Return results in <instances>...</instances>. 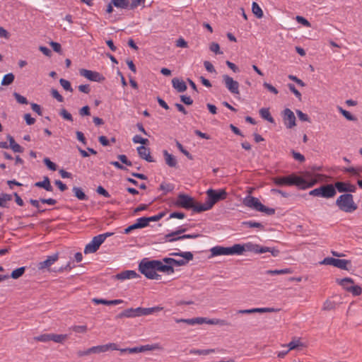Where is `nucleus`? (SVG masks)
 <instances>
[{"label": "nucleus", "instance_id": "1", "mask_svg": "<svg viewBox=\"0 0 362 362\" xmlns=\"http://www.w3.org/2000/svg\"><path fill=\"white\" fill-rule=\"evenodd\" d=\"M272 182L278 187L295 185L300 189H306L313 187L317 183V180H306L294 173L288 176H277L272 178Z\"/></svg>", "mask_w": 362, "mask_h": 362}, {"label": "nucleus", "instance_id": "2", "mask_svg": "<svg viewBox=\"0 0 362 362\" xmlns=\"http://www.w3.org/2000/svg\"><path fill=\"white\" fill-rule=\"evenodd\" d=\"M207 199L204 204H202V206L199 207L198 211H208L219 201L224 200L227 198L228 193L225 189L216 190L209 189L206 192Z\"/></svg>", "mask_w": 362, "mask_h": 362}, {"label": "nucleus", "instance_id": "3", "mask_svg": "<svg viewBox=\"0 0 362 362\" xmlns=\"http://www.w3.org/2000/svg\"><path fill=\"white\" fill-rule=\"evenodd\" d=\"M338 208L346 213H352L358 209L357 204L354 201V196L350 193L341 194L336 200Z\"/></svg>", "mask_w": 362, "mask_h": 362}, {"label": "nucleus", "instance_id": "4", "mask_svg": "<svg viewBox=\"0 0 362 362\" xmlns=\"http://www.w3.org/2000/svg\"><path fill=\"white\" fill-rule=\"evenodd\" d=\"M156 260L144 259L139 264V270L148 279L159 280L161 276L156 273Z\"/></svg>", "mask_w": 362, "mask_h": 362}, {"label": "nucleus", "instance_id": "5", "mask_svg": "<svg viewBox=\"0 0 362 362\" xmlns=\"http://www.w3.org/2000/svg\"><path fill=\"white\" fill-rule=\"evenodd\" d=\"M175 205L185 209H192L197 213L202 212V211H198L197 209L199 207L202 206V204L196 202L194 198L185 194H178L177 199L175 202Z\"/></svg>", "mask_w": 362, "mask_h": 362}, {"label": "nucleus", "instance_id": "6", "mask_svg": "<svg viewBox=\"0 0 362 362\" xmlns=\"http://www.w3.org/2000/svg\"><path fill=\"white\" fill-rule=\"evenodd\" d=\"M309 194L315 197H321L326 199L332 198L336 195V189L333 185L327 184L315 188L309 192Z\"/></svg>", "mask_w": 362, "mask_h": 362}, {"label": "nucleus", "instance_id": "7", "mask_svg": "<svg viewBox=\"0 0 362 362\" xmlns=\"http://www.w3.org/2000/svg\"><path fill=\"white\" fill-rule=\"evenodd\" d=\"M187 231L186 228H180L178 230L170 233L165 235L164 240L165 241H169V242H173V241H177L182 239H194L198 237H200L201 235L198 233L194 234H185L180 235L181 234L185 233Z\"/></svg>", "mask_w": 362, "mask_h": 362}, {"label": "nucleus", "instance_id": "8", "mask_svg": "<svg viewBox=\"0 0 362 362\" xmlns=\"http://www.w3.org/2000/svg\"><path fill=\"white\" fill-rule=\"evenodd\" d=\"M240 247H237V245L235 244L232 247H222V246H216L211 249V252L212 256H219V255H238V252H239Z\"/></svg>", "mask_w": 362, "mask_h": 362}, {"label": "nucleus", "instance_id": "9", "mask_svg": "<svg viewBox=\"0 0 362 362\" xmlns=\"http://www.w3.org/2000/svg\"><path fill=\"white\" fill-rule=\"evenodd\" d=\"M320 264L324 265H332L337 268L344 269V270H349L347 267L348 264H351V260L343 259H335L333 257H325L320 262Z\"/></svg>", "mask_w": 362, "mask_h": 362}, {"label": "nucleus", "instance_id": "10", "mask_svg": "<svg viewBox=\"0 0 362 362\" xmlns=\"http://www.w3.org/2000/svg\"><path fill=\"white\" fill-rule=\"evenodd\" d=\"M237 247H240V251L238 252V255H242L245 251L254 252L255 253H264L268 250L267 248H262V246H260L257 244H254L252 243H247L243 245L236 244Z\"/></svg>", "mask_w": 362, "mask_h": 362}, {"label": "nucleus", "instance_id": "11", "mask_svg": "<svg viewBox=\"0 0 362 362\" xmlns=\"http://www.w3.org/2000/svg\"><path fill=\"white\" fill-rule=\"evenodd\" d=\"M281 117L287 129H292L296 125L294 113L289 108H286L281 112Z\"/></svg>", "mask_w": 362, "mask_h": 362}, {"label": "nucleus", "instance_id": "12", "mask_svg": "<svg viewBox=\"0 0 362 362\" xmlns=\"http://www.w3.org/2000/svg\"><path fill=\"white\" fill-rule=\"evenodd\" d=\"M79 74L81 76L91 81L102 82L105 80V77L97 71L88 70L86 69H81L79 70Z\"/></svg>", "mask_w": 362, "mask_h": 362}, {"label": "nucleus", "instance_id": "13", "mask_svg": "<svg viewBox=\"0 0 362 362\" xmlns=\"http://www.w3.org/2000/svg\"><path fill=\"white\" fill-rule=\"evenodd\" d=\"M223 81L228 90L233 94H239V83L228 75L223 76Z\"/></svg>", "mask_w": 362, "mask_h": 362}, {"label": "nucleus", "instance_id": "14", "mask_svg": "<svg viewBox=\"0 0 362 362\" xmlns=\"http://www.w3.org/2000/svg\"><path fill=\"white\" fill-rule=\"evenodd\" d=\"M173 256L182 257L184 259H176L175 266H184L190 260H192L194 255L191 252H178L170 254Z\"/></svg>", "mask_w": 362, "mask_h": 362}, {"label": "nucleus", "instance_id": "15", "mask_svg": "<svg viewBox=\"0 0 362 362\" xmlns=\"http://www.w3.org/2000/svg\"><path fill=\"white\" fill-rule=\"evenodd\" d=\"M243 204L245 206L253 209L257 211H259V209L262 204L259 199L252 196H247L245 198H244Z\"/></svg>", "mask_w": 362, "mask_h": 362}, {"label": "nucleus", "instance_id": "16", "mask_svg": "<svg viewBox=\"0 0 362 362\" xmlns=\"http://www.w3.org/2000/svg\"><path fill=\"white\" fill-rule=\"evenodd\" d=\"M137 277H140V275L133 270H125L113 276L114 279L121 281Z\"/></svg>", "mask_w": 362, "mask_h": 362}, {"label": "nucleus", "instance_id": "17", "mask_svg": "<svg viewBox=\"0 0 362 362\" xmlns=\"http://www.w3.org/2000/svg\"><path fill=\"white\" fill-rule=\"evenodd\" d=\"M59 259V253H54L52 255L48 256L47 258L42 262H40L38 265L37 268L39 269H48L51 265H52L55 262H57Z\"/></svg>", "mask_w": 362, "mask_h": 362}, {"label": "nucleus", "instance_id": "18", "mask_svg": "<svg viewBox=\"0 0 362 362\" xmlns=\"http://www.w3.org/2000/svg\"><path fill=\"white\" fill-rule=\"evenodd\" d=\"M139 157L148 162H154L153 158L150 155V148L144 146H140L136 148Z\"/></svg>", "mask_w": 362, "mask_h": 362}, {"label": "nucleus", "instance_id": "19", "mask_svg": "<svg viewBox=\"0 0 362 362\" xmlns=\"http://www.w3.org/2000/svg\"><path fill=\"white\" fill-rule=\"evenodd\" d=\"M156 272H163L167 274H171L175 272L173 267L163 264V262L160 260H156Z\"/></svg>", "mask_w": 362, "mask_h": 362}, {"label": "nucleus", "instance_id": "20", "mask_svg": "<svg viewBox=\"0 0 362 362\" xmlns=\"http://www.w3.org/2000/svg\"><path fill=\"white\" fill-rule=\"evenodd\" d=\"M146 227V223L144 220V218L143 217H141L138 219H136V223H134V224L128 226L127 228H126L124 229V233L125 234H128L131 231L135 230V229H138V228H145Z\"/></svg>", "mask_w": 362, "mask_h": 362}, {"label": "nucleus", "instance_id": "21", "mask_svg": "<svg viewBox=\"0 0 362 362\" xmlns=\"http://www.w3.org/2000/svg\"><path fill=\"white\" fill-rule=\"evenodd\" d=\"M165 163L170 168H177V161L176 158L168 153L167 150L163 151Z\"/></svg>", "mask_w": 362, "mask_h": 362}, {"label": "nucleus", "instance_id": "22", "mask_svg": "<svg viewBox=\"0 0 362 362\" xmlns=\"http://www.w3.org/2000/svg\"><path fill=\"white\" fill-rule=\"evenodd\" d=\"M172 85L173 87L179 93L185 92L187 88L185 82L183 80L179 79L178 78H173Z\"/></svg>", "mask_w": 362, "mask_h": 362}, {"label": "nucleus", "instance_id": "23", "mask_svg": "<svg viewBox=\"0 0 362 362\" xmlns=\"http://www.w3.org/2000/svg\"><path fill=\"white\" fill-rule=\"evenodd\" d=\"M35 186L43 188L47 192L53 191V187L51 185L49 178L47 176H45L42 181L35 182Z\"/></svg>", "mask_w": 362, "mask_h": 362}, {"label": "nucleus", "instance_id": "24", "mask_svg": "<svg viewBox=\"0 0 362 362\" xmlns=\"http://www.w3.org/2000/svg\"><path fill=\"white\" fill-rule=\"evenodd\" d=\"M175 321L177 323H186L189 325H194L196 324L202 325L204 323V320L203 317H194L192 319H175Z\"/></svg>", "mask_w": 362, "mask_h": 362}, {"label": "nucleus", "instance_id": "25", "mask_svg": "<svg viewBox=\"0 0 362 362\" xmlns=\"http://www.w3.org/2000/svg\"><path fill=\"white\" fill-rule=\"evenodd\" d=\"M350 182H341L337 181L333 185L336 192L338 191L340 193L346 194L348 193V188Z\"/></svg>", "mask_w": 362, "mask_h": 362}, {"label": "nucleus", "instance_id": "26", "mask_svg": "<svg viewBox=\"0 0 362 362\" xmlns=\"http://www.w3.org/2000/svg\"><path fill=\"white\" fill-rule=\"evenodd\" d=\"M203 319L204 320V323H206L209 325H218L220 326H230V323L225 320L216 319V318L207 319L206 317H203Z\"/></svg>", "mask_w": 362, "mask_h": 362}, {"label": "nucleus", "instance_id": "27", "mask_svg": "<svg viewBox=\"0 0 362 362\" xmlns=\"http://www.w3.org/2000/svg\"><path fill=\"white\" fill-rule=\"evenodd\" d=\"M123 317H136L135 308H131L126 309L116 315V319H121Z\"/></svg>", "mask_w": 362, "mask_h": 362}, {"label": "nucleus", "instance_id": "28", "mask_svg": "<svg viewBox=\"0 0 362 362\" xmlns=\"http://www.w3.org/2000/svg\"><path fill=\"white\" fill-rule=\"evenodd\" d=\"M74 196L81 201L88 199V197L85 194L83 189L79 187L74 186L72 189Z\"/></svg>", "mask_w": 362, "mask_h": 362}, {"label": "nucleus", "instance_id": "29", "mask_svg": "<svg viewBox=\"0 0 362 362\" xmlns=\"http://www.w3.org/2000/svg\"><path fill=\"white\" fill-rule=\"evenodd\" d=\"M99 249L98 245L96 244L95 241L92 239V240L86 245L84 248V253H94Z\"/></svg>", "mask_w": 362, "mask_h": 362}, {"label": "nucleus", "instance_id": "30", "mask_svg": "<svg viewBox=\"0 0 362 362\" xmlns=\"http://www.w3.org/2000/svg\"><path fill=\"white\" fill-rule=\"evenodd\" d=\"M260 116L265 120L270 123H274V119L272 117L269 110L268 108H262L259 110Z\"/></svg>", "mask_w": 362, "mask_h": 362}, {"label": "nucleus", "instance_id": "31", "mask_svg": "<svg viewBox=\"0 0 362 362\" xmlns=\"http://www.w3.org/2000/svg\"><path fill=\"white\" fill-rule=\"evenodd\" d=\"M337 283L341 285L347 291L349 290V284H354V281L349 277H346L342 279H337Z\"/></svg>", "mask_w": 362, "mask_h": 362}, {"label": "nucleus", "instance_id": "32", "mask_svg": "<svg viewBox=\"0 0 362 362\" xmlns=\"http://www.w3.org/2000/svg\"><path fill=\"white\" fill-rule=\"evenodd\" d=\"M15 76L13 73H8L4 76L1 84V86H7L12 84L14 81Z\"/></svg>", "mask_w": 362, "mask_h": 362}, {"label": "nucleus", "instance_id": "33", "mask_svg": "<svg viewBox=\"0 0 362 362\" xmlns=\"http://www.w3.org/2000/svg\"><path fill=\"white\" fill-rule=\"evenodd\" d=\"M25 272V267H21L17 268L11 272L10 276L8 275V278L11 277L13 279H18V278H20L21 276H22L24 274Z\"/></svg>", "mask_w": 362, "mask_h": 362}, {"label": "nucleus", "instance_id": "34", "mask_svg": "<svg viewBox=\"0 0 362 362\" xmlns=\"http://www.w3.org/2000/svg\"><path fill=\"white\" fill-rule=\"evenodd\" d=\"M114 6L120 8H129V0H111Z\"/></svg>", "mask_w": 362, "mask_h": 362}, {"label": "nucleus", "instance_id": "35", "mask_svg": "<svg viewBox=\"0 0 362 362\" xmlns=\"http://www.w3.org/2000/svg\"><path fill=\"white\" fill-rule=\"evenodd\" d=\"M165 215V213L164 212H160L159 214H158L157 215H155V216H150V217H143L144 218V220L146 223V226H148L149 224V222L151 221H158L159 220H160Z\"/></svg>", "mask_w": 362, "mask_h": 362}, {"label": "nucleus", "instance_id": "36", "mask_svg": "<svg viewBox=\"0 0 362 362\" xmlns=\"http://www.w3.org/2000/svg\"><path fill=\"white\" fill-rule=\"evenodd\" d=\"M252 13L257 16L258 18H261L263 17V11L260 6L257 3L253 2L252 5Z\"/></svg>", "mask_w": 362, "mask_h": 362}, {"label": "nucleus", "instance_id": "37", "mask_svg": "<svg viewBox=\"0 0 362 362\" xmlns=\"http://www.w3.org/2000/svg\"><path fill=\"white\" fill-rule=\"evenodd\" d=\"M293 271L290 268H286L284 269H275V270H267L266 272V274L274 275V274H291Z\"/></svg>", "mask_w": 362, "mask_h": 362}, {"label": "nucleus", "instance_id": "38", "mask_svg": "<svg viewBox=\"0 0 362 362\" xmlns=\"http://www.w3.org/2000/svg\"><path fill=\"white\" fill-rule=\"evenodd\" d=\"M254 313H276L280 310V309L274 308H252Z\"/></svg>", "mask_w": 362, "mask_h": 362}, {"label": "nucleus", "instance_id": "39", "mask_svg": "<svg viewBox=\"0 0 362 362\" xmlns=\"http://www.w3.org/2000/svg\"><path fill=\"white\" fill-rule=\"evenodd\" d=\"M241 224L243 226H245L248 228H257L261 230L264 229V226L261 223H259V222L248 221H243V222H242Z\"/></svg>", "mask_w": 362, "mask_h": 362}, {"label": "nucleus", "instance_id": "40", "mask_svg": "<svg viewBox=\"0 0 362 362\" xmlns=\"http://www.w3.org/2000/svg\"><path fill=\"white\" fill-rule=\"evenodd\" d=\"M286 346L288 348V350H294V349H300V348L303 347V344L300 340H293L290 341Z\"/></svg>", "mask_w": 362, "mask_h": 362}, {"label": "nucleus", "instance_id": "41", "mask_svg": "<svg viewBox=\"0 0 362 362\" xmlns=\"http://www.w3.org/2000/svg\"><path fill=\"white\" fill-rule=\"evenodd\" d=\"M338 110L339 112L347 119L349 121H356V118L352 115L349 111L344 110L341 107L338 106Z\"/></svg>", "mask_w": 362, "mask_h": 362}, {"label": "nucleus", "instance_id": "42", "mask_svg": "<svg viewBox=\"0 0 362 362\" xmlns=\"http://www.w3.org/2000/svg\"><path fill=\"white\" fill-rule=\"evenodd\" d=\"M163 310L161 306H155L152 308H144V315H151L154 313H158Z\"/></svg>", "mask_w": 362, "mask_h": 362}, {"label": "nucleus", "instance_id": "43", "mask_svg": "<svg viewBox=\"0 0 362 362\" xmlns=\"http://www.w3.org/2000/svg\"><path fill=\"white\" fill-rule=\"evenodd\" d=\"M51 341L57 343H62L66 338V334H50Z\"/></svg>", "mask_w": 362, "mask_h": 362}, {"label": "nucleus", "instance_id": "44", "mask_svg": "<svg viewBox=\"0 0 362 362\" xmlns=\"http://www.w3.org/2000/svg\"><path fill=\"white\" fill-rule=\"evenodd\" d=\"M214 349H191L189 353L199 355H208L209 354L214 353Z\"/></svg>", "mask_w": 362, "mask_h": 362}, {"label": "nucleus", "instance_id": "45", "mask_svg": "<svg viewBox=\"0 0 362 362\" xmlns=\"http://www.w3.org/2000/svg\"><path fill=\"white\" fill-rule=\"evenodd\" d=\"M337 303L334 301L327 300L322 307L323 310H332L335 309Z\"/></svg>", "mask_w": 362, "mask_h": 362}, {"label": "nucleus", "instance_id": "46", "mask_svg": "<svg viewBox=\"0 0 362 362\" xmlns=\"http://www.w3.org/2000/svg\"><path fill=\"white\" fill-rule=\"evenodd\" d=\"M60 85L63 87V88L67 91L73 92V88L71 86V83L64 79V78H60L59 80Z\"/></svg>", "mask_w": 362, "mask_h": 362}, {"label": "nucleus", "instance_id": "47", "mask_svg": "<svg viewBox=\"0 0 362 362\" xmlns=\"http://www.w3.org/2000/svg\"><path fill=\"white\" fill-rule=\"evenodd\" d=\"M59 115L64 119L73 122V117L72 115L64 108H62L59 112Z\"/></svg>", "mask_w": 362, "mask_h": 362}, {"label": "nucleus", "instance_id": "48", "mask_svg": "<svg viewBox=\"0 0 362 362\" xmlns=\"http://www.w3.org/2000/svg\"><path fill=\"white\" fill-rule=\"evenodd\" d=\"M43 162L45 165L47 166V168L50 170L55 171L57 170V165L51 161L49 158H45Z\"/></svg>", "mask_w": 362, "mask_h": 362}, {"label": "nucleus", "instance_id": "49", "mask_svg": "<svg viewBox=\"0 0 362 362\" xmlns=\"http://www.w3.org/2000/svg\"><path fill=\"white\" fill-rule=\"evenodd\" d=\"M132 141L135 144H141V146L147 144L149 141L147 139L142 138L139 135H136L133 137Z\"/></svg>", "mask_w": 362, "mask_h": 362}, {"label": "nucleus", "instance_id": "50", "mask_svg": "<svg viewBox=\"0 0 362 362\" xmlns=\"http://www.w3.org/2000/svg\"><path fill=\"white\" fill-rule=\"evenodd\" d=\"M159 348H160V346L158 344H151V345L147 344L145 346H139V350H141V351L143 352V351H146L155 350V349H157Z\"/></svg>", "mask_w": 362, "mask_h": 362}, {"label": "nucleus", "instance_id": "51", "mask_svg": "<svg viewBox=\"0 0 362 362\" xmlns=\"http://www.w3.org/2000/svg\"><path fill=\"white\" fill-rule=\"evenodd\" d=\"M159 189L160 190L165 191L164 194H165L167 192L173 191L174 189V186L172 184H167L165 182H162L160 185Z\"/></svg>", "mask_w": 362, "mask_h": 362}, {"label": "nucleus", "instance_id": "52", "mask_svg": "<svg viewBox=\"0 0 362 362\" xmlns=\"http://www.w3.org/2000/svg\"><path fill=\"white\" fill-rule=\"evenodd\" d=\"M13 96L16 98V100H17V102L20 104L27 105L28 103V101L26 98H25L24 96L20 95L19 93H18L16 92L13 93Z\"/></svg>", "mask_w": 362, "mask_h": 362}, {"label": "nucleus", "instance_id": "53", "mask_svg": "<svg viewBox=\"0 0 362 362\" xmlns=\"http://www.w3.org/2000/svg\"><path fill=\"white\" fill-rule=\"evenodd\" d=\"M259 211L263 212L269 216H271V215H273L275 214V209L274 208H269L263 204H262V206L260 207Z\"/></svg>", "mask_w": 362, "mask_h": 362}, {"label": "nucleus", "instance_id": "54", "mask_svg": "<svg viewBox=\"0 0 362 362\" xmlns=\"http://www.w3.org/2000/svg\"><path fill=\"white\" fill-rule=\"evenodd\" d=\"M91 348H92L91 351H92L93 354H100V353L107 351V346H105V344L93 346Z\"/></svg>", "mask_w": 362, "mask_h": 362}, {"label": "nucleus", "instance_id": "55", "mask_svg": "<svg viewBox=\"0 0 362 362\" xmlns=\"http://www.w3.org/2000/svg\"><path fill=\"white\" fill-rule=\"evenodd\" d=\"M349 292L352 293L354 296H359L362 293V289L359 286H350Z\"/></svg>", "mask_w": 362, "mask_h": 362}, {"label": "nucleus", "instance_id": "56", "mask_svg": "<svg viewBox=\"0 0 362 362\" xmlns=\"http://www.w3.org/2000/svg\"><path fill=\"white\" fill-rule=\"evenodd\" d=\"M291 154L293 158L300 163H303L305 160V156L301 153L295 151L294 150H291Z\"/></svg>", "mask_w": 362, "mask_h": 362}, {"label": "nucleus", "instance_id": "57", "mask_svg": "<svg viewBox=\"0 0 362 362\" xmlns=\"http://www.w3.org/2000/svg\"><path fill=\"white\" fill-rule=\"evenodd\" d=\"M288 87L289 90L295 95V96L299 100H301V93L296 88L295 86L293 83H288Z\"/></svg>", "mask_w": 362, "mask_h": 362}, {"label": "nucleus", "instance_id": "58", "mask_svg": "<svg viewBox=\"0 0 362 362\" xmlns=\"http://www.w3.org/2000/svg\"><path fill=\"white\" fill-rule=\"evenodd\" d=\"M51 95L52 96L55 98L57 101L62 103L64 101L63 96L58 92L57 90L52 88L51 90Z\"/></svg>", "mask_w": 362, "mask_h": 362}, {"label": "nucleus", "instance_id": "59", "mask_svg": "<svg viewBox=\"0 0 362 362\" xmlns=\"http://www.w3.org/2000/svg\"><path fill=\"white\" fill-rule=\"evenodd\" d=\"M296 114L299 118L300 120L303 122H310V117L308 116V115L303 113L301 110H297Z\"/></svg>", "mask_w": 362, "mask_h": 362}, {"label": "nucleus", "instance_id": "60", "mask_svg": "<svg viewBox=\"0 0 362 362\" xmlns=\"http://www.w3.org/2000/svg\"><path fill=\"white\" fill-rule=\"evenodd\" d=\"M296 20L298 23H300V24L303 25L304 26H306V27L311 26L310 23L303 16H297L296 17Z\"/></svg>", "mask_w": 362, "mask_h": 362}, {"label": "nucleus", "instance_id": "61", "mask_svg": "<svg viewBox=\"0 0 362 362\" xmlns=\"http://www.w3.org/2000/svg\"><path fill=\"white\" fill-rule=\"evenodd\" d=\"M34 339L36 341H43V342L51 341L50 334H41L40 336L35 337Z\"/></svg>", "mask_w": 362, "mask_h": 362}, {"label": "nucleus", "instance_id": "62", "mask_svg": "<svg viewBox=\"0 0 362 362\" xmlns=\"http://www.w3.org/2000/svg\"><path fill=\"white\" fill-rule=\"evenodd\" d=\"M117 158L123 163V164H125L127 166H132V163L127 158V157L124 155V154H121V155H118L117 156Z\"/></svg>", "mask_w": 362, "mask_h": 362}, {"label": "nucleus", "instance_id": "63", "mask_svg": "<svg viewBox=\"0 0 362 362\" xmlns=\"http://www.w3.org/2000/svg\"><path fill=\"white\" fill-rule=\"evenodd\" d=\"M78 113L81 117L89 116L90 115L89 106H83L79 110Z\"/></svg>", "mask_w": 362, "mask_h": 362}, {"label": "nucleus", "instance_id": "64", "mask_svg": "<svg viewBox=\"0 0 362 362\" xmlns=\"http://www.w3.org/2000/svg\"><path fill=\"white\" fill-rule=\"evenodd\" d=\"M180 100L187 105H191L193 103V100L189 96L185 95H180Z\"/></svg>", "mask_w": 362, "mask_h": 362}]
</instances>
